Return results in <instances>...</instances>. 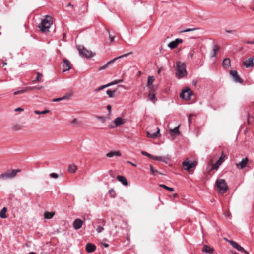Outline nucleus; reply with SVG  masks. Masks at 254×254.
<instances>
[{"label":"nucleus","instance_id":"obj_19","mask_svg":"<svg viewBox=\"0 0 254 254\" xmlns=\"http://www.w3.org/2000/svg\"><path fill=\"white\" fill-rule=\"evenodd\" d=\"M9 174V178H12L16 176L17 174L21 171V169H13L7 170Z\"/></svg>","mask_w":254,"mask_h":254},{"label":"nucleus","instance_id":"obj_36","mask_svg":"<svg viewBox=\"0 0 254 254\" xmlns=\"http://www.w3.org/2000/svg\"><path fill=\"white\" fill-rule=\"evenodd\" d=\"M160 187L163 188H164L168 190H169L170 191H171V192H173L174 190V189L173 188H171V187H168L167 186H166L165 185H164V184H161L160 185Z\"/></svg>","mask_w":254,"mask_h":254},{"label":"nucleus","instance_id":"obj_37","mask_svg":"<svg viewBox=\"0 0 254 254\" xmlns=\"http://www.w3.org/2000/svg\"><path fill=\"white\" fill-rule=\"evenodd\" d=\"M154 81V77L149 76L147 79V86H149L153 83Z\"/></svg>","mask_w":254,"mask_h":254},{"label":"nucleus","instance_id":"obj_28","mask_svg":"<svg viewBox=\"0 0 254 254\" xmlns=\"http://www.w3.org/2000/svg\"><path fill=\"white\" fill-rule=\"evenodd\" d=\"M148 98L153 102H155L156 101L155 94L152 92V89L150 90V93L148 95Z\"/></svg>","mask_w":254,"mask_h":254},{"label":"nucleus","instance_id":"obj_17","mask_svg":"<svg viewBox=\"0 0 254 254\" xmlns=\"http://www.w3.org/2000/svg\"><path fill=\"white\" fill-rule=\"evenodd\" d=\"M169 157L168 156H154L153 160H157L159 161L164 162L165 163H167V162L169 160Z\"/></svg>","mask_w":254,"mask_h":254},{"label":"nucleus","instance_id":"obj_51","mask_svg":"<svg viewBox=\"0 0 254 254\" xmlns=\"http://www.w3.org/2000/svg\"><path fill=\"white\" fill-rule=\"evenodd\" d=\"M98 118L100 119L102 123H104L106 121L105 118L102 116L98 117Z\"/></svg>","mask_w":254,"mask_h":254},{"label":"nucleus","instance_id":"obj_49","mask_svg":"<svg viewBox=\"0 0 254 254\" xmlns=\"http://www.w3.org/2000/svg\"><path fill=\"white\" fill-rule=\"evenodd\" d=\"M150 171H151V173L153 175H155V172H156L157 171H155L154 170L152 165H151V164L150 165Z\"/></svg>","mask_w":254,"mask_h":254},{"label":"nucleus","instance_id":"obj_50","mask_svg":"<svg viewBox=\"0 0 254 254\" xmlns=\"http://www.w3.org/2000/svg\"><path fill=\"white\" fill-rule=\"evenodd\" d=\"M107 32L108 33H109V38L110 39V40H111V42H113L114 41V39H115V37L114 36H111L110 34V32L108 30H107Z\"/></svg>","mask_w":254,"mask_h":254},{"label":"nucleus","instance_id":"obj_62","mask_svg":"<svg viewBox=\"0 0 254 254\" xmlns=\"http://www.w3.org/2000/svg\"><path fill=\"white\" fill-rule=\"evenodd\" d=\"M250 8H251L253 11H254V7L251 6V7H250Z\"/></svg>","mask_w":254,"mask_h":254},{"label":"nucleus","instance_id":"obj_38","mask_svg":"<svg viewBox=\"0 0 254 254\" xmlns=\"http://www.w3.org/2000/svg\"><path fill=\"white\" fill-rule=\"evenodd\" d=\"M141 154L143 155H144L145 156H147V157L150 158V159H153L154 158V156L153 155H152L151 154L148 153V152H146V151H141Z\"/></svg>","mask_w":254,"mask_h":254},{"label":"nucleus","instance_id":"obj_6","mask_svg":"<svg viewBox=\"0 0 254 254\" xmlns=\"http://www.w3.org/2000/svg\"><path fill=\"white\" fill-rule=\"evenodd\" d=\"M132 54V52H129V53H126V54H124L123 55H121V56H119L118 57H116V58L112 59V60H110V61L107 62L104 65H103V66H101V67H100L99 68V70H102L106 69V68L108 67V66L110 64L113 63L114 62L116 61L118 59L122 58L123 57H127L128 56H129V55Z\"/></svg>","mask_w":254,"mask_h":254},{"label":"nucleus","instance_id":"obj_11","mask_svg":"<svg viewBox=\"0 0 254 254\" xmlns=\"http://www.w3.org/2000/svg\"><path fill=\"white\" fill-rule=\"evenodd\" d=\"M183 42V40L181 39H176L175 40L171 41L170 42L168 45V46L171 49H173L176 47H177L179 43H181Z\"/></svg>","mask_w":254,"mask_h":254},{"label":"nucleus","instance_id":"obj_22","mask_svg":"<svg viewBox=\"0 0 254 254\" xmlns=\"http://www.w3.org/2000/svg\"><path fill=\"white\" fill-rule=\"evenodd\" d=\"M117 178L119 181L121 182L124 185L127 186L128 185L127 181L124 176L118 175Z\"/></svg>","mask_w":254,"mask_h":254},{"label":"nucleus","instance_id":"obj_15","mask_svg":"<svg viewBox=\"0 0 254 254\" xmlns=\"http://www.w3.org/2000/svg\"><path fill=\"white\" fill-rule=\"evenodd\" d=\"M248 162V159L247 158H243L241 161L236 164L237 167L239 169H242L247 166Z\"/></svg>","mask_w":254,"mask_h":254},{"label":"nucleus","instance_id":"obj_27","mask_svg":"<svg viewBox=\"0 0 254 254\" xmlns=\"http://www.w3.org/2000/svg\"><path fill=\"white\" fill-rule=\"evenodd\" d=\"M218 50H219V47H218V46L216 45H215L213 46L212 50L210 53L211 58H213L216 56V52H217V51Z\"/></svg>","mask_w":254,"mask_h":254},{"label":"nucleus","instance_id":"obj_59","mask_svg":"<svg viewBox=\"0 0 254 254\" xmlns=\"http://www.w3.org/2000/svg\"><path fill=\"white\" fill-rule=\"evenodd\" d=\"M76 121H77V119H74L72 121V124H74V123H75L76 122Z\"/></svg>","mask_w":254,"mask_h":254},{"label":"nucleus","instance_id":"obj_5","mask_svg":"<svg viewBox=\"0 0 254 254\" xmlns=\"http://www.w3.org/2000/svg\"><path fill=\"white\" fill-rule=\"evenodd\" d=\"M192 94L191 90L189 88H186L183 90L180 93V97L186 100H190V96Z\"/></svg>","mask_w":254,"mask_h":254},{"label":"nucleus","instance_id":"obj_61","mask_svg":"<svg viewBox=\"0 0 254 254\" xmlns=\"http://www.w3.org/2000/svg\"><path fill=\"white\" fill-rule=\"evenodd\" d=\"M113 191H114L113 190H109V193H112V192H113Z\"/></svg>","mask_w":254,"mask_h":254},{"label":"nucleus","instance_id":"obj_31","mask_svg":"<svg viewBox=\"0 0 254 254\" xmlns=\"http://www.w3.org/2000/svg\"><path fill=\"white\" fill-rule=\"evenodd\" d=\"M29 91V89H28V87L26 88H24V89H22L21 90H18L17 91H15L14 92V95H18V94H23L24 93H25L26 92Z\"/></svg>","mask_w":254,"mask_h":254},{"label":"nucleus","instance_id":"obj_7","mask_svg":"<svg viewBox=\"0 0 254 254\" xmlns=\"http://www.w3.org/2000/svg\"><path fill=\"white\" fill-rule=\"evenodd\" d=\"M197 164V163L196 161L190 162L189 159H187L182 163V165L185 170L189 171L191 168L195 167Z\"/></svg>","mask_w":254,"mask_h":254},{"label":"nucleus","instance_id":"obj_54","mask_svg":"<svg viewBox=\"0 0 254 254\" xmlns=\"http://www.w3.org/2000/svg\"><path fill=\"white\" fill-rule=\"evenodd\" d=\"M246 43L249 44H254V41H247Z\"/></svg>","mask_w":254,"mask_h":254},{"label":"nucleus","instance_id":"obj_56","mask_svg":"<svg viewBox=\"0 0 254 254\" xmlns=\"http://www.w3.org/2000/svg\"><path fill=\"white\" fill-rule=\"evenodd\" d=\"M103 245L105 247H109V245L108 244H106V243H103Z\"/></svg>","mask_w":254,"mask_h":254},{"label":"nucleus","instance_id":"obj_46","mask_svg":"<svg viewBox=\"0 0 254 254\" xmlns=\"http://www.w3.org/2000/svg\"><path fill=\"white\" fill-rule=\"evenodd\" d=\"M225 31L227 33L234 34L235 32H236V30H229L227 29H225Z\"/></svg>","mask_w":254,"mask_h":254},{"label":"nucleus","instance_id":"obj_18","mask_svg":"<svg viewBox=\"0 0 254 254\" xmlns=\"http://www.w3.org/2000/svg\"><path fill=\"white\" fill-rule=\"evenodd\" d=\"M202 252L207 254H213L214 252V249L213 248L210 247L208 246L205 245L202 249Z\"/></svg>","mask_w":254,"mask_h":254},{"label":"nucleus","instance_id":"obj_21","mask_svg":"<svg viewBox=\"0 0 254 254\" xmlns=\"http://www.w3.org/2000/svg\"><path fill=\"white\" fill-rule=\"evenodd\" d=\"M107 157L109 158H111L114 156H121V152L119 151H111L110 152L106 154Z\"/></svg>","mask_w":254,"mask_h":254},{"label":"nucleus","instance_id":"obj_48","mask_svg":"<svg viewBox=\"0 0 254 254\" xmlns=\"http://www.w3.org/2000/svg\"><path fill=\"white\" fill-rule=\"evenodd\" d=\"M13 129L16 130H20L21 129V127L18 125H16L13 127Z\"/></svg>","mask_w":254,"mask_h":254},{"label":"nucleus","instance_id":"obj_25","mask_svg":"<svg viewBox=\"0 0 254 254\" xmlns=\"http://www.w3.org/2000/svg\"><path fill=\"white\" fill-rule=\"evenodd\" d=\"M55 214V212H45L44 215V218L47 219H51Z\"/></svg>","mask_w":254,"mask_h":254},{"label":"nucleus","instance_id":"obj_16","mask_svg":"<svg viewBox=\"0 0 254 254\" xmlns=\"http://www.w3.org/2000/svg\"><path fill=\"white\" fill-rule=\"evenodd\" d=\"M160 135V129L158 127L157 128V131L152 133L149 131H147V136L148 137L156 138Z\"/></svg>","mask_w":254,"mask_h":254},{"label":"nucleus","instance_id":"obj_53","mask_svg":"<svg viewBox=\"0 0 254 254\" xmlns=\"http://www.w3.org/2000/svg\"><path fill=\"white\" fill-rule=\"evenodd\" d=\"M107 109L109 111V113L110 114L111 112V106L110 105L107 106Z\"/></svg>","mask_w":254,"mask_h":254},{"label":"nucleus","instance_id":"obj_3","mask_svg":"<svg viewBox=\"0 0 254 254\" xmlns=\"http://www.w3.org/2000/svg\"><path fill=\"white\" fill-rule=\"evenodd\" d=\"M216 186L218 191L221 193H225L228 189L226 182L223 179L217 180L216 181Z\"/></svg>","mask_w":254,"mask_h":254},{"label":"nucleus","instance_id":"obj_23","mask_svg":"<svg viewBox=\"0 0 254 254\" xmlns=\"http://www.w3.org/2000/svg\"><path fill=\"white\" fill-rule=\"evenodd\" d=\"M223 66L224 68H228L231 65V60L229 58H225L223 61Z\"/></svg>","mask_w":254,"mask_h":254},{"label":"nucleus","instance_id":"obj_39","mask_svg":"<svg viewBox=\"0 0 254 254\" xmlns=\"http://www.w3.org/2000/svg\"><path fill=\"white\" fill-rule=\"evenodd\" d=\"M123 79L115 80L113 82L108 83V84H109V86H112V85H113L119 83H121L123 82Z\"/></svg>","mask_w":254,"mask_h":254},{"label":"nucleus","instance_id":"obj_57","mask_svg":"<svg viewBox=\"0 0 254 254\" xmlns=\"http://www.w3.org/2000/svg\"><path fill=\"white\" fill-rule=\"evenodd\" d=\"M191 116H192V115H189V117L188 118V121L189 123H190V119H191Z\"/></svg>","mask_w":254,"mask_h":254},{"label":"nucleus","instance_id":"obj_35","mask_svg":"<svg viewBox=\"0 0 254 254\" xmlns=\"http://www.w3.org/2000/svg\"><path fill=\"white\" fill-rule=\"evenodd\" d=\"M179 126H178L177 127H175L174 129H171L170 130V132L176 134H179L180 132L179 131Z\"/></svg>","mask_w":254,"mask_h":254},{"label":"nucleus","instance_id":"obj_55","mask_svg":"<svg viewBox=\"0 0 254 254\" xmlns=\"http://www.w3.org/2000/svg\"><path fill=\"white\" fill-rule=\"evenodd\" d=\"M127 163H128V164H131V165H132V166H136V164H134V163H132V162H130V161H127Z\"/></svg>","mask_w":254,"mask_h":254},{"label":"nucleus","instance_id":"obj_63","mask_svg":"<svg viewBox=\"0 0 254 254\" xmlns=\"http://www.w3.org/2000/svg\"><path fill=\"white\" fill-rule=\"evenodd\" d=\"M190 55L191 57L192 58L193 54L191 53V54H190Z\"/></svg>","mask_w":254,"mask_h":254},{"label":"nucleus","instance_id":"obj_24","mask_svg":"<svg viewBox=\"0 0 254 254\" xmlns=\"http://www.w3.org/2000/svg\"><path fill=\"white\" fill-rule=\"evenodd\" d=\"M71 97L70 94H66L62 97L55 98L52 100L53 102H58L69 99Z\"/></svg>","mask_w":254,"mask_h":254},{"label":"nucleus","instance_id":"obj_9","mask_svg":"<svg viewBox=\"0 0 254 254\" xmlns=\"http://www.w3.org/2000/svg\"><path fill=\"white\" fill-rule=\"evenodd\" d=\"M230 74L234 82L239 83H242L243 82V79L240 77L237 71L231 70L230 71Z\"/></svg>","mask_w":254,"mask_h":254},{"label":"nucleus","instance_id":"obj_29","mask_svg":"<svg viewBox=\"0 0 254 254\" xmlns=\"http://www.w3.org/2000/svg\"><path fill=\"white\" fill-rule=\"evenodd\" d=\"M116 91H117V90H108L106 91V93L109 97L112 98L115 96V94L116 92Z\"/></svg>","mask_w":254,"mask_h":254},{"label":"nucleus","instance_id":"obj_34","mask_svg":"<svg viewBox=\"0 0 254 254\" xmlns=\"http://www.w3.org/2000/svg\"><path fill=\"white\" fill-rule=\"evenodd\" d=\"M108 87H109V84H107L106 85H102V86H100L99 88L95 89L94 90V92H98L100 91V90H103V89L107 88Z\"/></svg>","mask_w":254,"mask_h":254},{"label":"nucleus","instance_id":"obj_58","mask_svg":"<svg viewBox=\"0 0 254 254\" xmlns=\"http://www.w3.org/2000/svg\"><path fill=\"white\" fill-rule=\"evenodd\" d=\"M71 6L72 8H73V5L71 4V3H69L67 5V7Z\"/></svg>","mask_w":254,"mask_h":254},{"label":"nucleus","instance_id":"obj_47","mask_svg":"<svg viewBox=\"0 0 254 254\" xmlns=\"http://www.w3.org/2000/svg\"><path fill=\"white\" fill-rule=\"evenodd\" d=\"M196 29H197V28H188V29H186L184 30H183L182 32H188L194 31Z\"/></svg>","mask_w":254,"mask_h":254},{"label":"nucleus","instance_id":"obj_13","mask_svg":"<svg viewBox=\"0 0 254 254\" xmlns=\"http://www.w3.org/2000/svg\"><path fill=\"white\" fill-rule=\"evenodd\" d=\"M254 60V58H252V57H250L249 59L246 60L243 62V64H244V66L246 68L253 67L254 66V63H253Z\"/></svg>","mask_w":254,"mask_h":254},{"label":"nucleus","instance_id":"obj_26","mask_svg":"<svg viewBox=\"0 0 254 254\" xmlns=\"http://www.w3.org/2000/svg\"><path fill=\"white\" fill-rule=\"evenodd\" d=\"M77 169V167L75 164H70L68 166V170L71 173H74Z\"/></svg>","mask_w":254,"mask_h":254},{"label":"nucleus","instance_id":"obj_52","mask_svg":"<svg viewBox=\"0 0 254 254\" xmlns=\"http://www.w3.org/2000/svg\"><path fill=\"white\" fill-rule=\"evenodd\" d=\"M14 110L16 112L23 111L24 110V109L21 107H18V108H16Z\"/></svg>","mask_w":254,"mask_h":254},{"label":"nucleus","instance_id":"obj_32","mask_svg":"<svg viewBox=\"0 0 254 254\" xmlns=\"http://www.w3.org/2000/svg\"><path fill=\"white\" fill-rule=\"evenodd\" d=\"M7 209L6 207H3L2 209L1 210V212H0V217L1 218H6V212Z\"/></svg>","mask_w":254,"mask_h":254},{"label":"nucleus","instance_id":"obj_40","mask_svg":"<svg viewBox=\"0 0 254 254\" xmlns=\"http://www.w3.org/2000/svg\"><path fill=\"white\" fill-rule=\"evenodd\" d=\"M50 112V111L49 110H44V111H39L38 110H35L34 111V113L36 114H46V113H48Z\"/></svg>","mask_w":254,"mask_h":254},{"label":"nucleus","instance_id":"obj_1","mask_svg":"<svg viewBox=\"0 0 254 254\" xmlns=\"http://www.w3.org/2000/svg\"><path fill=\"white\" fill-rule=\"evenodd\" d=\"M176 70V75L178 78H183L187 75L186 65L183 62L180 61L177 62Z\"/></svg>","mask_w":254,"mask_h":254},{"label":"nucleus","instance_id":"obj_12","mask_svg":"<svg viewBox=\"0 0 254 254\" xmlns=\"http://www.w3.org/2000/svg\"><path fill=\"white\" fill-rule=\"evenodd\" d=\"M63 68V72L68 71L71 68V64L66 59L64 60Z\"/></svg>","mask_w":254,"mask_h":254},{"label":"nucleus","instance_id":"obj_4","mask_svg":"<svg viewBox=\"0 0 254 254\" xmlns=\"http://www.w3.org/2000/svg\"><path fill=\"white\" fill-rule=\"evenodd\" d=\"M77 49L80 56L87 58H90L95 56V54L91 51L88 50L84 47L77 46Z\"/></svg>","mask_w":254,"mask_h":254},{"label":"nucleus","instance_id":"obj_8","mask_svg":"<svg viewBox=\"0 0 254 254\" xmlns=\"http://www.w3.org/2000/svg\"><path fill=\"white\" fill-rule=\"evenodd\" d=\"M125 120L121 118L117 117L109 125V127L110 128H114L118 126L124 125L125 123Z\"/></svg>","mask_w":254,"mask_h":254},{"label":"nucleus","instance_id":"obj_30","mask_svg":"<svg viewBox=\"0 0 254 254\" xmlns=\"http://www.w3.org/2000/svg\"><path fill=\"white\" fill-rule=\"evenodd\" d=\"M7 179H9V174L7 171L3 173L0 174V179L5 180Z\"/></svg>","mask_w":254,"mask_h":254},{"label":"nucleus","instance_id":"obj_20","mask_svg":"<svg viewBox=\"0 0 254 254\" xmlns=\"http://www.w3.org/2000/svg\"><path fill=\"white\" fill-rule=\"evenodd\" d=\"M96 249V246L95 245L91 243H88L86 246V250L88 253L93 252Z\"/></svg>","mask_w":254,"mask_h":254},{"label":"nucleus","instance_id":"obj_43","mask_svg":"<svg viewBox=\"0 0 254 254\" xmlns=\"http://www.w3.org/2000/svg\"><path fill=\"white\" fill-rule=\"evenodd\" d=\"M225 157V155L223 152L222 153L221 156L219 157L218 161H220L222 163L224 161V158Z\"/></svg>","mask_w":254,"mask_h":254},{"label":"nucleus","instance_id":"obj_10","mask_svg":"<svg viewBox=\"0 0 254 254\" xmlns=\"http://www.w3.org/2000/svg\"><path fill=\"white\" fill-rule=\"evenodd\" d=\"M227 241L230 243V244L231 245V246L236 250H237L239 251L244 252V253H247V251H246L242 247L240 246L237 243H236L235 241H233L232 240H227Z\"/></svg>","mask_w":254,"mask_h":254},{"label":"nucleus","instance_id":"obj_14","mask_svg":"<svg viewBox=\"0 0 254 254\" xmlns=\"http://www.w3.org/2000/svg\"><path fill=\"white\" fill-rule=\"evenodd\" d=\"M83 222L82 220H81L80 219H76L73 223V228L75 230L79 229L80 228H81L82 225H83Z\"/></svg>","mask_w":254,"mask_h":254},{"label":"nucleus","instance_id":"obj_42","mask_svg":"<svg viewBox=\"0 0 254 254\" xmlns=\"http://www.w3.org/2000/svg\"><path fill=\"white\" fill-rule=\"evenodd\" d=\"M43 88V86H36L34 87H28V89L29 90H33V89H37V90H40L42 89Z\"/></svg>","mask_w":254,"mask_h":254},{"label":"nucleus","instance_id":"obj_33","mask_svg":"<svg viewBox=\"0 0 254 254\" xmlns=\"http://www.w3.org/2000/svg\"><path fill=\"white\" fill-rule=\"evenodd\" d=\"M221 164L220 161H217L216 162L212 165L211 169L217 170Z\"/></svg>","mask_w":254,"mask_h":254},{"label":"nucleus","instance_id":"obj_44","mask_svg":"<svg viewBox=\"0 0 254 254\" xmlns=\"http://www.w3.org/2000/svg\"><path fill=\"white\" fill-rule=\"evenodd\" d=\"M50 177L52 178L57 179L59 177L58 174L55 173H51L49 175Z\"/></svg>","mask_w":254,"mask_h":254},{"label":"nucleus","instance_id":"obj_41","mask_svg":"<svg viewBox=\"0 0 254 254\" xmlns=\"http://www.w3.org/2000/svg\"><path fill=\"white\" fill-rule=\"evenodd\" d=\"M42 77H43L42 74H41V73L38 72L37 74L36 79L34 80V81H36V82L40 81Z\"/></svg>","mask_w":254,"mask_h":254},{"label":"nucleus","instance_id":"obj_2","mask_svg":"<svg viewBox=\"0 0 254 254\" xmlns=\"http://www.w3.org/2000/svg\"><path fill=\"white\" fill-rule=\"evenodd\" d=\"M52 24V18L49 15H46L45 17L42 20L38 27L42 32H46L49 30L51 25Z\"/></svg>","mask_w":254,"mask_h":254},{"label":"nucleus","instance_id":"obj_64","mask_svg":"<svg viewBox=\"0 0 254 254\" xmlns=\"http://www.w3.org/2000/svg\"><path fill=\"white\" fill-rule=\"evenodd\" d=\"M233 254H238L236 252H233Z\"/></svg>","mask_w":254,"mask_h":254},{"label":"nucleus","instance_id":"obj_60","mask_svg":"<svg viewBox=\"0 0 254 254\" xmlns=\"http://www.w3.org/2000/svg\"><path fill=\"white\" fill-rule=\"evenodd\" d=\"M29 254H37L35 252H31L29 253Z\"/></svg>","mask_w":254,"mask_h":254},{"label":"nucleus","instance_id":"obj_45","mask_svg":"<svg viewBox=\"0 0 254 254\" xmlns=\"http://www.w3.org/2000/svg\"><path fill=\"white\" fill-rule=\"evenodd\" d=\"M104 230V228L101 226H98L96 231L98 233H101Z\"/></svg>","mask_w":254,"mask_h":254}]
</instances>
